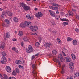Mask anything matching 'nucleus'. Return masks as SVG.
Returning a JSON list of instances; mask_svg holds the SVG:
<instances>
[{"instance_id": "obj_1", "label": "nucleus", "mask_w": 79, "mask_h": 79, "mask_svg": "<svg viewBox=\"0 0 79 79\" xmlns=\"http://www.w3.org/2000/svg\"><path fill=\"white\" fill-rule=\"evenodd\" d=\"M26 52L27 53H30L31 52H33V48L31 45H29L28 46V48L26 49Z\"/></svg>"}, {"instance_id": "obj_2", "label": "nucleus", "mask_w": 79, "mask_h": 79, "mask_svg": "<svg viewBox=\"0 0 79 79\" xmlns=\"http://www.w3.org/2000/svg\"><path fill=\"white\" fill-rule=\"evenodd\" d=\"M29 28L30 29H32V31L33 32L36 31L38 29V27L37 26H34L33 27L32 26H30Z\"/></svg>"}, {"instance_id": "obj_3", "label": "nucleus", "mask_w": 79, "mask_h": 79, "mask_svg": "<svg viewBox=\"0 0 79 79\" xmlns=\"http://www.w3.org/2000/svg\"><path fill=\"white\" fill-rule=\"evenodd\" d=\"M6 57L5 56H3L1 58V61L0 62V63L2 64H5V63H6Z\"/></svg>"}, {"instance_id": "obj_4", "label": "nucleus", "mask_w": 79, "mask_h": 79, "mask_svg": "<svg viewBox=\"0 0 79 79\" xmlns=\"http://www.w3.org/2000/svg\"><path fill=\"white\" fill-rule=\"evenodd\" d=\"M51 46L53 45V44L51 43H45L44 46L47 48H49Z\"/></svg>"}, {"instance_id": "obj_5", "label": "nucleus", "mask_w": 79, "mask_h": 79, "mask_svg": "<svg viewBox=\"0 0 79 79\" xmlns=\"http://www.w3.org/2000/svg\"><path fill=\"white\" fill-rule=\"evenodd\" d=\"M64 61L65 63H68V62H71V59L70 58H68L67 57H64Z\"/></svg>"}, {"instance_id": "obj_6", "label": "nucleus", "mask_w": 79, "mask_h": 79, "mask_svg": "<svg viewBox=\"0 0 79 79\" xmlns=\"http://www.w3.org/2000/svg\"><path fill=\"white\" fill-rule=\"evenodd\" d=\"M74 63L73 62H71L69 64V68L70 69H71L72 70L73 69H74Z\"/></svg>"}, {"instance_id": "obj_7", "label": "nucleus", "mask_w": 79, "mask_h": 79, "mask_svg": "<svg viewBox=\"0 0 79 79\" xmlns=\"http://www.w3.org/2000/svg\"><path fill=\"white\" fill-rule=\"evenodd\" d=\"M6 70L8 73L11 72V68L9 66H7L6 67Z\"/></svg>"}, {"instance_id": "obj_8", "label": "nucleus", "mask_w": 79, "mask_h": 79, "mask_svg": "<svg viewBox=\"0 0 79 79\" xmlns=\"http://www.w3.org/2000/svg\"><path fill=\"white\" fill-rule=\"evenodd\" d=\"M42 12H39L38 13H36V16L37 17V18H39V17H42Z\"/></svg>"}, {"instance_id": "obj_9", "label": "nucleus", "mask_w": 79, "mask_h": 79, "mask_svg": "<svg viewBox=\"0 0 79 79\" xmlns=\"http://www.w3.org/2000/svg\"><path fill=\"white\" fill-rule=\"evenodd\" d=\"M58 58L59 60H60L61 61H63V56L61 54H60L58 55Z\"/></svg>"}, {"instance_id": "obj_10", "label": "nucleus", "mask_w": 79, "mask_h": 79, "mask_svg": "<svg viewBox=\"0 0 79 79\" xmlns=\"http://www.w3.org/2000/svg\"><path fill=\"white\" fill-rule=\"evenodd\" d=\"M32 73L33 74V76H35V77L33 78V79H37V77H36V76H37V73H36L35 70L34 69Z\"/></svg>"}, {"instance_id": "obj_11", "label": "nucleus", "mask_w": 79, "mask_h": 79, "mask_svg": "<svg viewBox=\"0 0 79 79\" xmlns=\"http://www.w3.org/2000/svg\"><path fill=\"white\" fill-rule=\"evenodd\" d=\"M49 11L50 15L51 16H52L53 17H55V14L54 12L50 10H49Z\"/></svg>"}, {"instance_id": "obj_12", "label": "nucleus", "mask_w": 79, "mask_h": 79, "mask_svg": "<svg viewBox=\"0 0 79 79\" xmlns=\"http://www.w3.org/2000/svg\"><path fill=\"white\" fill-rule=\"evenodd\" d=\"M25 25L27 26H29L31 24V23L30 22H27V21L25 22H24Z\"/></svg>"}, {"instance_id": "obj_13", "label": "nucleus", "mask_w": 79, "mask_h": 79, "mask_svg": "<svg viewBox=\"0 0 79 79\" xmlns=\"http://www.w3.org/2000/svg\"><path fill=\"white\" fill-rule=\"evenodd\" d=\"M23 8L25 11H28V10L31 11V8L28 6H25Z\"/></svg>"}, {"instance_id": "obj_14", "label": "nucleus", "mask_w": 79, "mask_h": 79, "mask_svg": "<svg viewBox=\"0 0 79 79\" xmlns=\"http://www.w3.org/2000/svg\"><path fill=\"white\" fill-rule=\"evenodd\" d=\"M6 12H2V15L1 16V18L2 19H3V18L4 17V15L6 16Z\"/></svg>"}, {"instance_id": "obj_15", "label": "nucleus", "mask_w": 79, "mask_h": 79, "mask_svg": "<svg viewBox=\"0 0 79 79\" xmlns=\"http://www.w3.org/2000/svg\"><path fill=\"white\" fill-rule=\"evenodd\" d=\"M79 73L77 72L74 74V78H75L76 79H77V77H79Z\"/></svg>"}, {"instance_id": "obj_16", "label": "nucleus", "mask_w": 79, "mask_h": 79, "mask_svg": "<svg viewBox=\"0 0 79 79\" xmlns=\"http://www.w3.org/2000/svg\"><path fill=\"white\" fill-rule=\"evenodd\" d=\"M6 13L8 15V16H11L13 15L12 13L10 11L6 12Z\"/></svg>"}, {"instance_id": "obj_17", "label": "nucleus", "mask_w": 79, "mask_h": 79, "mask_svg": "<svg viewBox=\"0 0 79 79\" xmlns=\"http://www.w3.org/2000/svg\"><path fill=\"white\" fill-rule=\"evenodd\" d=\"M18 35L19 36H20V37L23 36V31H20L19 32Z\"/></svg>"}, {"instance_id": "obj_18", "label": "nucleus", "mask_w": 79, "mask_h": 79, "mask_svg": "<svg viewBox=\"0 0 79 79\" xmlns=\"http://www.w3.org/2000/svg\"><path fill=\"white\" fill-rule=\"evenodd\" d=\"M25 26H26L24 24V23H22L20 24V27H22V28H24V27H25Z\"/></svg>"}, {"instance_id": "obj_19", "label": "nucleus", "mask_w": 79, "mask_h": 79, "mask_svg": "<svg viewBox=\"0 0 79 79\" xmlns=\"http://www.w3.org/2000/svg\"><path fill=\"white\" fill-rule=\"evenodd\" d=\"M35 45L36 47H39L40 46V44L38 42L36 43Z\"/></svg>"}, {"instance_id": "obj_20", "label": "nucleus", "mask_w": 79, "mask_h": 79, "mask_svg": "<svg viewBox=\"0 0 79 79\" xmlns=\"http://www.w3.org/2000/svg\"><path fill=\"white\" fill-rule=\"evenodd\" d=\"M71 55L73 60H75V59H76V56H75V55H74V54H72Z\"/></svg>"}, {"instance_id": "obj_21", "label": "nucleus", "mask_w": 79, "mask_h": 79, "mask_svg": "<svg viewBox=\"0 0 79 79\" xmlns=\"http://www.w3.org/2000/svg\"><path fill=\"white\" fill-rule=\"evenodd\" d=\"M13 19L15 22H18V19L16 17H14Z\"/></svg>"}, {"instance_id": "obj_22", "label": "nucleus", "mask_w": 79, "mask_h": 79, "mask_svg": "<svg viewBox=\"0 0 79 79\" xmlns=\"http://www.w3.org/2000/svg\"><path fill=\"white\" fill-rule=\"evenodd\" d=\"M52 54L53 55H56V53H57V51L55 50H53L52 52Z\"/></svg>"}, {"instance_id": "obj_23", "label": "nucleus", "mask_w": 79, "mask_h": 79, "mask_svg": "<svg viewBox=\"0 0 79 79\" xmlns=\"http://www.w3.org/2000/svg\"><path fill=\"white\" fill-rule=\"evenodd\" d=\"M73 44L74 45H77V41H76V40H75L73 41Z\"/></svg>"}, {"instance_id": "obj_24", "label": "nucleus", "mask_w": 79, "mask_h": 79, "mask_svg": "<svg viewBox=\"0 0 79 79\" xmlns=\"http://www.w3.org/2000/svg\"><path fill=\"white\" fill-rule=\"evenodd\" d=\"M20 5L21 6H22V7H23V8H24V7H25V6H26V5L23 3H20Z\"/></svg>"}, {"instance_id": "obj_25", "label": "nucleus", "mask_w": 79, "mask_h": 79, "mask_svg": "<svg viewBox=\"0 0 79 79\" xmlns=\"http://www.w3.org/2000/svg\"><path fill=\"white\" fill-rule=\"evenodd\" d=\"M15 64H20V60H16L15 61Z\"/></svg>"}, {"instance_id": "obj_26", "label": "nucleus", "mask_w": 79, "mask_h": 79, "mask_svg": "<svg viewBox=\"0 0 79 79\" xmlns=\"http://www.w3.org/2000/svg\"><path fill=\"white\" fill-rule=\"evenodd\" d=\"M67 41H68L69 42V41H71V40H73V39L72 38H71L69 37H68L67 38Z\"/></svg>"}, {"instance_id": "obj_27", "label": "nucleus", "mask_w": 79, "mask_h": 79, "mask_svg": "<svg viewBox=\"0 0 79 79\" xmlns=\"http://www.w3.org/2000/svg\"><path fill=\"white\" fill-rule=\"evenodd\" d=\"M10 35L9 34V33H7L6 34V37L7 38H9L10 37Z\"/></svg>"}, {"instance_id": "obj_28", "label": "nucleus", "mask_w": 79, "mask_h": 79, "mask_svg": "<svg viewBox=\"0 0 79 79\" xmlns=\"http://www.w3.org/2000/svg\"><path fill=\"white\" fill-rule=\"evenodd\" d=\"M69 14V15H70V16H73V12L71 11H69L68 12Z\"/></svg>"}, {"instance_id": "obj_29", "label": "nucleus", "mask_w": 79, "mask_h": 79, "mask_svg": "<svg viewBox=\"0 0 79 79\" xmlns=\"http://www.w3.org/2000/svg\"><path fill=\"white\" fill-rule=\"evenodd\" d=\"M53 61L55 62H56V63H58V62H59V60L57 59H54Z\"/></svg>"}, {"instance_id": "obj_30", "label": "nucleus", "mask_w": 79, "mask_h": 79, "mask_svg": "<svg viewBox=\"0 0 79 79\" xmlns=\"http://www.w3.org/2000/svg\"><path fill=\"white\" fill-rule=\"evenodd\" d=\"M5 43H2V44L1 45V47L2 49H3L5 47Z\"/></svg>"}, {"instance_id": "obj_31", "label": "nucleus", "mask_w": 79, "mask_h": 79, "mask_svg": "<svg viewBox=\"0 0 79 79\" xmlns=\"http://www.w3.org/2000/svg\"><path fill=\"white\" fill-rule=\"evenodd\" d=\"M60 20H61L62 21H68V19L64 18L61 19Z\"/></svg>"}, {"instance_id": "obj_32", "label": "nucleus", "mask_w": 79, "mask_h": 79, "mask_svg": "<svg viewBox=\"0 0 79 79\" xmlns=\"http://www.w3.org/2000/svg\"><path fill=\"white\" fill-rule=\"evenodd\" d=\"M12 74L13 76H16V72L15 70H14L12 72Z\"/></svg>"}, {"instance_id": "obj_33", "label": "nucleus", "mask_w": 79, "mask_h": 79, "mask_svg": "<svg viewBox=\"0 0 79 79\" xmlns=\"http://www.w3.org/2000/svg\"><path fill=\"white\" fill-rule=\"evenodd\" d=\"M3 76L4 77V78H5V79H8V77L6 74H4Z\"/></svg>"}, {"instance_id": "obj_34", "label": "nucleus", "mask_w": 79, "mask_h": 79, "mask_svg": "<svg viewBox=\"0 0 79 79\" xmlns=\"http://www.w3.org/2000/svg\"><path fill=\"white\" fill-rule=\"evenodd\" d=\"M2 55L3 56H6V53L4 51L2 52Z\"/></svg>"}, {"instance_id": "obj_35", "label": "nucleus", "mask_w": 79, "mask_h": 79, "mask_svg": "<svg viewBox=\"0 0 79 79\" xmlns=\"http://www.w3.org/2000/svg\"><path fill=\"white\" fill-rule=\"evenodd\" d=\"M68 24V22H65L63 23V25L64 26H66Z\"/></svg>"}, {"instance_id": "obj_36", "label": "nucleus", "mask_w": 79, "mask_h": 79, "mask_svg": "<svg viewBox=\"0 0 79 79\" xmlns=\"http://www.w3.org/2000/svg\"><path fill=\"white\" fill-rule=\"evenodd\" d=\"M23 40L25 41V42H27L28 41V39L27 38V37H25L23 38Z\"/></svg>"}, {"instance_id": "obj_37", "label": "nucleus", "mask_w": 79, "mask_h": 79, "mask_svg": "<svg viewBox=\"0 0 79 79\" xmlns=\"http://www.w3.org/2000/svg\"><path fill=\"white\" fill-rule=\"evenodd\" d=\"M57 42H58V43H61V40H60V38H57Z\"/></svg>"}, {"instance_id": "obj_38", "label": "nucleus", "mask_w": 79, "mask_h": 79, "mask_svg": "<svg viewBox=\"0 0 79 79\" xmlns=\"http://www.w3.org/2000/svg\"><path fill=\"white\" fill-rule=\"evenodd\" d=\"M5 22L7 24H9L10 23V22L9 21V20L8 19H6L5 20Z\"/></svg>"}, {"instance_id": "obj_39", "label": "nucleus", "mask_w": 79, "mask_h": 79, "mask_svg": "<svg viewBox=\"0 0 79 79\" xmlns=\"http://www.w3.org/2000/svg\"><path fill=\"white\" fill-rule=\"evenodd\" d=\"M52 6H58V4H57L52 3Z\"/></svg>"}, {"instance_id": "obj_40", "label": "nucleus", "mask_w": 79, "mask_h": 79, "mask_svg": "<svg viewBox=\"0 0 79 79\" xmlns=\"http://www.w3.org/2000/svg\"><path fill=\"white\" fill-rule=\"evenodd\" d=\"M26 18L27 19H31V17H30V16L29 15H27Z\"/></svg>"}, {"instance_id": "obj_41", "label": "nucleus", "mask_w": 79, "mask_h": 79, "mask_svg": "<svg viewBox=\"0 0 79 79\" xmlns=\"http://www.w3.org/2000/svg\"><path fill=\"white\" fill-rule=\"evenodd\" d=\"M15 70L17 73H18V74H19V69H18L16 68Z\"/></svg>"}, {"instance_id": "obj_42", "label": "nucleus", "mask_w": 79, "mask_h": 79, "mask_svg": "<svg viewBox=\"0 0 79 79\" xmlns=\"http://www.w3.org/2000/svg\"><path fill=\"white\" fill-rule=\"evenodd\" d=\"M52 33H53L54 35H56L57 34V31H52Z\"/></svg>"}, {"instance_id": "obj_43", "label": "nucleus", "mask_w": 79, "mask_h": 79, "mask_svg": "<svg viewBox=\"0 0 79 79\" xmlns=\"http://www.w3.org/2000/svg\"><path fill=\"white\" fill-rule=\"evenodd\" d=\"M53 10H58V8L56 7H53Z\"/></svg>"}, {"instance_id": "obj_44", "label": "nucleus", "mask_w": 79, "mask_h": 79, "mask_svg": "<svg viewBox=\"0 0 79 79\" xmlns=\"http://www.w3.org/2000/svg\"><path fill=\"white\" fill-rule=\"evenodd\" d=\"M61 74H64V69L62 68V70L61 72Z\"/></svg>"}, {"instance_id": "obj_45", "label": "nucleus", "mask_w": 79, "mask_h": 79, "mask_svg": "<svg viewBox=\"0 0 79 79\" xmlns=\"http://www.w3.org/2000/svg\"><path fill=\"white\" fill-rule=\"evenodd\" d=\"M32 68H33V69H35V68H36V67L35 65L34 64L32 65Z\"/></svg>"}, {"instance_id": "obj_46", "label": "nucleus", "mask_w": 79, "mask_h": 79, "mask_svg": "<svg viewBox=\"0 0 79 79\" xmlns=\"http://www.w3.org/2000/svg\"><path fill=\"white\" fill-rule=\"evenodd\" d=\"M21 63L22 64H24V60H23V59L21 60H20V63Z\"/></svg>"}, {"instance_id": "obj_47", "label": "nucleus", "mask_w": 79, "mask_h": 79, "mask_svg": "<svg viewBox=\"0 0 79 79\" xmlns=\"http://www.w3.org/2000/svg\"><path fill=\"white\" fill-rule=\"evenodd\" d=\"M76 17L77 19H79V16L77 15H76Z\"/></svg>"}, {"instance_id": "obj_48", "label": "nucleus", "mask_w": 79, "mask_h": 79, "mask_svg": "<svg viewBox=\"0 0 79 79\" xmlns=\"http://www.w3.org/2000/svg\"><path fill=\"white\" fill-rule=\"evenodd\" d=\"M75 31L76 32H79V29L76 28L75 29Z\"/></svg>"}, {"instance_id": "obj_49", "label": "nucleus", "mask_w": 79, "mask_h": 79, "mask_svg": "<svg viewBox=\"0 0 79 79\" xmlns=\"http://www.w3.org/2000/svg\"><path fill=\"white\" fill-rule=\"evenodd\" d=\"M12 50H14V51H16V48H15V47L12 48Z\"/></svg>"}, {"instance_id": "obj_50", "label": "nucleus", "mask_w": 79, "mask_h": 79, "mask_svg": "<svg viewBox=\"0 0 79 79\" xmlns=\"http://www.w3.org/2000/svg\"><path fill=\"white\" fill-rule=\"evenodd\" d=\"M32 35H37V34L35 33H33L31 34Z\"/></svg>"}, {"instance_id": "obj_51", "label": "nucleus", "mask_w": 79, "mask_h": 79, "mask_svg": "<svg viewBox=\"0 0 79 79\" xmlns=\"http://www.w3.org/2000/svg\"><path fill=\"white\" fill-rule=\"evenodd\" d=\"M60 18L59 16L58 15L56 17V20H58L59 18Z\"/></svg>"}, {"instance_id": "obj_52", "label": "nucleus", "mask_w": 79, "mask_h": 79, "mask_svg": "<svg viewBox=\"0 0 79 79\" xmlns=\"http://www.w3.org/2000/svg\"><path fill=\"white\" fill-rule=\"evenodd\" d=\"M62 52L63 54V55H64V56H66V54H65V53H64V52H63V51H62Z\"/></svg>"}, {"instance_id": "obj_53", "label": "nucleus", "mask_w": 79, "mask_h": 79, "mask_svg": "<svg viewBox=\"0 0 79 79\" xmlns=\"http://www.w3.org/2000/svg\"><path fill=\"white\" fill-rule=\"evenodd\" d=\"M49 8L50 9H53V7L52 6H50Z\"/></svg>"}, {"instance_id": "obj_54", "label": "nucleus", "mask_w": 79, "mask_h": 79, "mask_svg": "<svg viewBox=\"0 0 79 79\" xmlns=\"http://www.w3.org/2000/svg\"><path fill=\"white\" fill-rule=\"evenodd\" d=\"M34 58H35V56H33L32 57V60H34Z\"/></svg>"}, {"instance_id": "obj_55", "label": "nucleus", "mask_w": 79, "mask_h": 79, "mask_svg": "<svg viewBox=\"0 0 79 79\" xmlns=\"http://www.w3.org/2000/svg\"><path fill=\"white\" fill-rule=\"evenodd\" d=\"M21 46H22V47H23V45H24V43H23V42H22L21 43Z\"/></svg>"}, {"instance_id": "obj_56", "label": "nucleus", "mask_w": 79, "mask_h": 79, "mask_svg": "<svg viewBox=\"0 0 79 79\" xmlns=\"http://www.w3.org/2000/svg\"><path fill=\"white\" fill-rule=\"evenodd\" d=\"M13 41H14L15 42H16V39H15V38H14L13 39Z\"/></svg>"}, {"instance_id": "obj_57", "label": "nucleus", "mask_w": 79, "mask_h": 79, "mask_svg": "<svg viewBox=\"0 0 79 79\" xmlns=\"http://www.w3.org/2000/svg\"><path fill=\"white\" fill-rule=\"evenodd\" d=\"M72 11H73V12H75L76 11V10L75 9H72Z\"/></svg>"}, {"instance_id": "obj_58", "label": "nucleus", "mask_w": 79, "mask_h": 79, "mask_svg": "<svg viewBox=\"0 0 79 79\" xmlns=\"http://www.w3.org/2000/svg\"><path fill=\"white\" fill-rule=\"evenodd\" d=\"M2 26H5V23H2Z\"/></svg>"}, {"instance_id": "obj_59", "label": "nucleus", "mask_w": 79, "mask_h": 79, "mask_svg": "<svg viewBox=\"0 0 79 79\" xmlns=\"http://www.w3.org/2000/svg\"><path fill=\"white\" fill-rule=\"evenodd\" d=\"M39 55V53H38L37 54H36L35 55V56H38Z\"/></svg>"}, {"instance_id": "obj_60", "label": "nucleus", "mask_w": 79, "mask_h": 79, "mask_svg": "<svg viewBox=\"0 0 79 79\" xmlns=\"http://www.w3.org/2000/svg\"><path fill=\"white\" fill-rule=\"evenodd\" d=\"M58 64L59 65H60V66H61V62H59Z\"/></svg>"}, {"instance_id": "obj_61", "label": "nucleus", "mask_w": 79, "mask_h": 79, "mask_svg": "<svg viewBox=\"0 0 79 79\" xmlns=\"http://www.w3.org/2000/svg\"><path fill=\"white\" fill-rule=\"evenodd\" d=\"M56 13L57 14H59V11H58V10H57L56 11Z\"/></svg>"}, {"instance_id": "obj_62", "label": "nucleus", "mask_w": 79, "mask_h": 79, "mask_svg": "<svg viewBox=\"0 0 79 79\" xmlns=\"http://www.w3.org/2000/svg\"><path fill=\"white\" fill-rule=\"evenodd\" d=\"M34 10H35V11H37L38 10V9L37 8H35Z\"/></svg>"}, {"instance_id": "obj_63", "label": "nucleus", "mask_w": 79, "mask_h": 79, "mask_svg": "<svg viewBox=\"0 0 79 79\" xmlns=\"http://www.w3.org/2000/svg\"><path fill=\"white\" fill-rule=\"evenodd\" d=\"M1 78L2 79H5V77H1Z\"/></svg>"}, {"instance_id": "obj_64", "label": "nucleus", "mask_w": 79, "mask_h": 79, "mask_svg": "<svg viewBox=\"0 0 79 79\" xmlns=\"http://www.w3.org/2000/svg\"><path fill=\"white\" fill-rule=\"evenodd\" d=\"M21 65H19V66H18V67H19V68H21Z\"/></svg>"}]
</instances>
